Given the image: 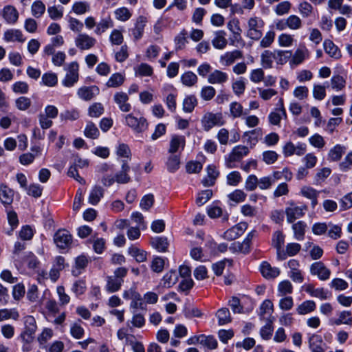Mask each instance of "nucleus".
<instances>
[{
    "label": "nucleus",
    "mask_w": 352,
    "mask_h": 352,
    "mask_svg": "<svg viewBox=\"0 0 352 352\" xmlns=\"http://www.w3.org/2000/svg\"><path fill=\"white\" fill-rule=\"evenodd\" d=\"M310 272L312 275L317 276L322 280L329 279L331 274L330 270L320 261L315 262L311 265Z\"/></svg>",
    "instance_id": "obj_9"
},
{
    "label": "nucleus",
    "mask_w": 352,
    "mask_h": 352,
    "mask_svg": "<svg viewBox=\"0 0 352 352\" xmlns=\"http://www.w3.org/2000/svg\"><path fill=\"white\" fill-rule=\"evenodd\" d=\"M99 91L97 86H84L78 89L77 94L82 100L89 101L98 95Z\"/></svg>",
    "instance_id": "obj_15"
},
{
    "label": "nucleus",
    "mask_w": 352,
    "mask_h": 352,
    "mask_svg": "<svg viewBox=\"0 0 352 352\" xmlns=\"http://www.w3.org/2000/svg\"><path fill=\"white\" fill-rule=\"evenodd\" d=\"M198 80L197 75L192 72H186L181 76V81L183 85L187 87H192Z\"/></svg>",
    "instance_id": "obj_40"
},
{
    "label": "nucleus",
    "mask_w": 352,
    "mask_h": 352,
    "mask_svg": "<svg viewBox=\"0 0 352 352\" xmlns=\"http://www.w3.org/2000/svg\"><path fill=\"white\" fill-rule=\"evenodd\" d=\"M197 104V99L194 95L185 98L183 102V110L187 113H191Z\"/></svg>",
    "instance_id": "obj_44"
},
{
    "label": "nucleus",
    "mask_w": 352,
    "mask_h": 352,
    "mask_svg": "<svg viewBox=\"0 0 352 352\" xmlns=\"http://www.w3.org/2000/svg\"><path fill=\"white\" fill-rule=\"evenodd\" d=\"M228 80V74L219 69L214 70L208 76V82L210 84H223Z\"/></svg>",
    "instance_id": "obj_21"
},
{
    "label": "nucleus",
    "mask_w": 352,
    "mask_h": 352,
    "mask_svg": "<svg viewBox=\"0 0 352 352\" xmlns=\"http://www.w3.org/2000/svg\"><path fill=\"white\" fill-rule=\"evenodd\" d=\"M15 106L17 109L25 111L28 110L31 104V99L25 96H20L15 100Z\"/></svg>",
    "instance_id": "obj_50"
},
{
    "label": "nucleus",
    "mask_w": 352,
    "mask_h": 352,
    "mask_svg": "<svg viewBox=\"0 0 352 352\" xmlns=\"http://www.w3.org/2000/svg\"><path fill=\"white\" fill-rule=\"evenodd\" d=\"M84 134L88 138L96 139L99 137L100 132L94 123L88 122L85 126Z\"/></svg>",
    "instance_id": "obj_42"
},
{
    "label": "nucleus",
    "mask_w": 352,
    "mask_h": 352,
    "mask_svg": "<svg viewBox=\"0 0 352 352\" xmlns=\"http://www.w3.org/2000/svg\"><path fill=\"white\" fill-rule=\"evenodd\" d=\"M2 16L7 23L14 24L18 20L19 12L14 7L6 6L2 10Z\"/></svg>",
    "instance_id": "obj_20"
},
{
    "label": "nucleus",
    "mask_w": 352,
    "mask_h": 352,
    "mask_svg": "<svg viewBox=\"0 0 352 352\" xmlns=\"http://www.w3.org/2000/svg\"><path fill=\"white\" fill-rule=\"evenodd\" d=\"M113 26V23L110 16L102 19L96 25V28L94 32L97 35H101L102 33L106 32L109 28Z\"/></svg>",
    "instance_id": "obj_34"
},
{
    "label": "nucleus",
    "mask_w": 352,
    "mask_h": 352,
    "mask_svg": "<svg viewBox=\"0 0 352 352\" xmlns=\"http://www.w3.org/2000/svg\"><path fill=\"white\" fill-rule=\"evenodd\" d=\"M19 318V314L18 311L13 309H0V322L12 319L17 320Z\"/></svg>",
    "instance_id": "obj_37"
},
{
    "label": "nucleus",
    "mask_w": 352,
    "mask_h": 352,
    "mask_svg": "<svg viewBox=\"0 0 352 352\" xmlns=\"http://www.w3.org/2000/svg\"><path fill=\"white\" fill-rule=\"evenodd\" d=\"M67 74L62 81L63 85L67 87H73L79 78V65L74 61L69 63L66 68Z\"/></svg>",
    "instance_id": "obj_3"
},
{
    "label": "nucleus",
    "mask_w": 352,
    "mask_h": 352,
    "mask_svg": "<svg viewBox=\"0 0 352 352\" xmlns=\"http://www.w3.org/2000/svg\"><path fill=\"white\" fill-rule=\"evenodd\" d=\"M307 210V206L306 205L296 206L292 204L290 206L285 209L287 222L293 223L296 219L304 216Z\"/></svg>",
    "instance_id": "obj_7"
},
{
    "label": "nucleus",
    "mask_w": 352,
    "mask_h": 352,
    "mask_svg": "<svg viewBox=\"0 0 352 352\" xmlns=\"http://www.w3.org/2000/svg\"><path fill=\"white\" fill-rule=\"evenodd\" d=\"M262 276L266 279H274L280 273L278 267H272L268 262L263 261L259 267Z\"/></svg>",
    "instance_id": "obj_13"
},
{
    "label": "nucleus",
    "mask_w": 352,
    "mask_h": 352,
    "mask_svg": "<svg viewBox=\"0 0 352 352\" xmlns=\"http://www.w3.org/2000/svg\"><path fill=\"white\" fill-rule=\"evenodd\" d=\"M104 113V107L101 103L95 102L91 105L88 110V114L92 118H98Z\"/></svg>",
    "instance_id": "obj_58"
},
{
    "label": "nucleus",
    "mask_w": 352,
    "mask_h": 352,
    "mask_svg": "<svg viewBox=\"0 0 352 352\" xmlns=\"http://www.w3.org/2000/svg\"><path fill=\"white\" fill-rule=\"evenodd\" d=\"M345 151V146L340 144H336L330 149L328 153V160L332 162L339 161Z\"/></svg>",
    "instance_id": "obj_31"
},
{
    "label": "nucleus",
    "mask_w": 352,
    "mask_h": 352,
    "mask_svg": "<svg viewBox=\"0 0 352 352\" xmlns=\"http://www.w3.org/2000/svg\"><path fill=\"white\" fill-rule=\"evenodd\" d=\"M25 329L21 333V338H30L34 339L33 335L34 334L36 325L34 318L32 316H27L25 320Z\"/></svg>",
    "instance_id": "obj_27"
},
{
    "label": "nucleus",
    "mask_w": 352,
    "mask_h": 352,
    "mask_svg": "<svg viewBox=\"0 0 352 352\" xmlns=\"http://www.w3.org/2000/svg\"><path fill=\"white\" fill-rule=\"evenodd\" d=\"M23 263H27L28 267L31 269L36 268L39 264L37 258L31 252L25 254L23 261H21V264L18 265V266H22Z\"/></svg>",
    "instance_id": "obj_47"
},
{
    "label": "nucleus",
    "mask_w": 352,
    "mask_h": 352,
    "mask_svg": "<svg viewBox=\"0 0 352 352\" xmlns=\"http://www.w3.org/2000/svg\"><path fill=\"white\" fill-rule=\"evenodd\" d=\"M124 283V280L118 279L113 276H109L107 278L106 290L109 293H113L118 291Z\"/></svg>",
    "instance_id": "obj_30"
},
{
    "label": "nucleus",
    "mask_w": 352,
    "mask_h": 352,
    "mask_svg": "<svg viewBox=\"0 0 352 352\" xmlns=\"http://www.w3.org/2000/svg\"><path fill=\"white\" fill-rule=\"evenodd\" d=\"M3 38L7 42L19 41L20 43H23L25 41L22 32L16 29H11L6 31L3 34Z\"/></svg>",
    "instance_id": "obj_25"
},
{
    "label": "nucleus",
    "mask_w": 352,
    "mask_h": 352,
    "mask_svg": "<svg viewBox=\"0 0 352 352\" xmlns=\"http://www.w3.org/2000/svg\"><path fill=\"white\" fill-rule=\"evenodd\" d=\"M261 135V129H256L252 131H246L243 134V138H246L247 143L254 145L257 142L258 136Z\"/></svg>",
    "instance_id": "obj_49"
},
{
    "label": "nucleus",
    "mask_w": 352,
    "mask_h": 352,
    "mask_svg": "<svg viewBox=\"0 0 352 352\" xmlns=\"http://www.w3.org/2000/svg\"><path fill=\"white\" fill-rule=\"evenodd\" d=\"M219 325H223L231 322L230 311L228 308L219 309L216 314Z\"/></svg>",
    "instance_id": "obj_41"
},
{
    "label": "nucleus",
    "mask_w": 352,
    "mask_h": 352,
    "mask_svg": "<svg viewBox=\"0 0 352 352\" xmlns=\"http://www.w3.org/2000/svg\"><path fill=\"white\" fill-rule=\"evenodd\" d=\"M31 151L34 152V154L27 153L20 155L19 162L21 164L23 165H28L32 163L34 158L41 154V148L38 146H34L31 148Z\"/></svg>",
    "instance_id": "obj_28"
},
{
    "label": "nucleus",
    "mask_w": 352,
    "mask_h": 352,
    "mask_svg": "<svg viewBox=\"0 0 352 352\" xmlns=\"http://www.w3.org/2000/svg\"><path fill=\"white\" fill-rule=\"evenodd\" d=\"M127 252L138 263L144 262L147 259V252L135 245L130 246Z\"/></svg>",
    "instance_id": "obj_23"
},
{
    "label": "nucleus",
    "mask_w": 352,
    "mask_h": 352,
    "mask_svg": "<svg viewBox=\"0 0 352 352\" xmlns=\"http://www.w3.org/2000/svg\"><path fill=\"white\" fill-rule=\"evenodd\" d=\"M103 188L101 186H95L90 192L89 202L92 205H96L103 197Z\"/></svg>",
    "instance_id": "obj_36"
},
{
    "label": "nucleus",
    "mask_w": 352,
    "mask_h": 352,
    "mask_svg": "<svg viewBox=\"0 0 352 352\" xmlns=\"http://www.w3.org/2000/svg\"><path fill=\"white\" fill-rule=\"evenodd\" d=\"M42 82L47 87H54L58 82L57 75L52 72H47L43 75Z\"/></svg>",
    "instance_id": "obj_55"
},
{
    "label": "nucleus",
    "mask_w": 352,
    "mask_h": 352,
    "mask_svg": "<svg viewBox=\"0 0 352 352\" xmlns=\"http://www.w3.org/2000/svg\"><path fill=\"white\" fill-rule=\"evenodd\" d=\"M226 35V33L223 30H219L214 33V37L212 40V44L214 48L223 50L226 47L228 41Z\"/></svg>",
    "instance_id": "obj_26"
},
{
    "label": "nucleus",
    "mask_w": 352,
    "mask_h": 352,
    "mask_svg": "<svg viewBox=\"0 0 352 352\" xmlns=\"http://www.w3.org/2000/svg\"><path fill=\"white\" fill-rule=\"evenodd\" d=\"M129 170L130 166L127 161L122 160L121 170L115 175L116 182L121 184L130 182L131 181V178L129 175Z\"/></svg>",
    "instance_id": "obj_14"
},
{
    "label": "nucleus",
    "mask_w": 352,
    "mask_h": 352,
    "mask_svg": "<svg viewBox=\"0 0 352 352\" xmlns=\"http://www.w3.org/2000/svg\"><path fill=\"white\" fill-rule=\"evenodd\" d=\"M14 192L6 184H0V201L5 206L12 204L14 200Z\"/></svg>",
    "instance_id": "obj_17"
},
{
    "label": "nucleus",
    "mask_w": 352,
    "mask_h": 352,
    "mask_svg": "<svg viewBox=\"0 0 352 352\" xmlns=\"http://www.w3.org/2000/svg\"><path fill=\"white\" fill-rule=\"evenodd\" d=\"M146 19L140 16L135 24V27L131 30L132 35L135 40H139L142 38L144 30Z\"/></svg>",
    "instance_id": "obj_33"
},
{
    "label": "nucleus",
    "mask_w": 352,
    "mask_h": 352,
    "mask_svg": "<svg viewBox=\"0 0 352 352\" xmlns=\"http://www.w3.org/2000/svg\"><path fill=\"white\" fill-rule=\"evenodd\" d=\"M285 243V235L281 231H276L272 236V245L276 249H282Z\"/></svg>",
    "instance_id": "obj_62"
},
{
    "label": "nucleus",
    "mask_w": 352,
    "mask_h": 352,
    "mask_svg": "<svg viewBox=\"0 0 352 352\" xmlns=\"http://www.w3.org/2000/svg\"><path fill=\"white\" fill-rule=\"evenodd\" d=\"M201 122L203 129L206 131H210L215 126H221L223 124L221 113H213L211 112L205 113Z\"/></svg>",
    "instance_id": "obj_4"
},
{
    "label": "nucleus",
    "mask_w": 352,
    "mask_h": 352,
    "mask_svg": "<svg viewBox=\"0 0 352 352\" xmlns=\"http://www.w3.org/2000/svg\"><path fill=\"white\" fill-rule=\"evenodd\" d=\"M323 47L325 52L333 58L339 59L342 55L339 48L329 39L324 41Z\"/></svg>",
    "instance_id": "obj_24"
},
{
    "label": "nucleus",
    "mask_w": 352,
    "mask_h": 352,
    "mask_svg": "<svg viewBox=\"0 0 352 352\" xmlns=\"http://www.w3.org/2000/svg\"><path fill=\"white\" fill-rule=\"evenodd\" d=\"M275 35V32L272 30L267 32L264 37H263L260 41V47L262 48L270 47L274 41Z\"/></svg>",
    "instance_id": "obj_56"
},
{
    "label": "nucleus",
    "mask_w": 352,
    "mask_h": 352,
    "mask_svg": "<svg viewBox=\"0 0 352 352\" xmlns=\"http://www.w3.org/2000/svg\"><path fill=\"white\" fill-rule=\"evenodd\" d=\"M292 56V51L276 50V63L277 65H283Z\"/></svg>",
    "instance_id": "obj_45"
},
{
    "label": "nucleus",
    "mask_w": 352,
    "mask_h": 352,
    "mask_svg": "<svg viewBox=\"0 0 352 352\" xmlns=\"http://www.w3.org/2000/svg\"><path fill=\"white\" fill-rule=\"evenodd\" d=\"M243 57L241 51L235 50L231 52H227L220 56V63L222 65L228 67L232 65L236 60Z\"/></svg>",
    "instance_id": "obj_16"
},
{
    "label": "nucleus",
    "mask_w": 352,
    "mask_h": 352,
    "mask_svg": "<svg viewBox=\"0 0 352 352\" xmlns=\"http://www.w3.org/2000/svg\"><path fill=\"white\" fill-rule=\"evenodd\" d=\"M125 122L127 126L137 133H142L148 127V123L144 118H136L133 114L126 115L125 116Z\"/></svg>",
    "instance_id": "obj_6"
},
{
    "label": "nucleus",
    "mask_w": 352,
    "mask_h": 352,
    "mask_svg": "<svg viewBox=\"0 0 352 352\" xmlns=\"http://www.w3.org/2000/svg\"><path fill=\"white\" fill-rule=\"evenodd\" d=\"M274 60L276 61V50H266L261 55V63L265 69L272 68Z\"/></svg>",
    "instance_id": "obj_22"
},
{
    "label": "nucleus",
    "mask_w": 352,
    "mask_h": 352,
    "mask_svg": "<svg viewBox=\"0 0 352 352\" xmlns=\"http://www.w3.org/2000/svg\"><path fill=\"white\" fill-rule=\"evenodd\" d=\"M265 23L263 20L258 16H253L248 19V30L246 35L252 40L258 41L263 36L262 29Z\"/></svg>",
    "instance_id": "obj_1"
},
{
    "label": "nucleus",
    "mask_w": 352,
    "mask_h": 352,
    "mask_svg": "<svg viewBox=\"0 0 352 352\" xmlns=\"http://www.w3.org/2000/svg\"><path fill=\"white\" fill-rule=\"evenodd\" d=\"M96 40L87 34H79L75 39L76 46L80 50H88L93 47Z\"/></svg>",
    "instance_id": "obj_10"
},
{
    "label": "nucleus",
    "mask_w": 352,
    "mask_h": 352,
    "mask_svg": "<svg viewBox=\"0 0 352 352\" xmlns=\"http://www.w3.org/2000/svg\"><path fill=\"white\" fill-rule=\"evenodd\" d=\"M249 153L248 147L243 145H238L234 147L226 159V166L229 168L234 167L232 163L240 161Z\"/></svg>",
    "instance_id": "obj_5"
},
{
    "label": "nucleus",
    "mask_w": 352,
    "mask_h": 352,
    "mask_svg": "<svg viewBox=\"0 0 352 352\" xmlns=\"http://www.w3.org/2000/svg\"><path fill=\"white\" fill-rule=\"evenodd\" d=\"M306 225L303 221H298L292 226L294 237L297 240H302L305 235Z\"/></svg>",
    "instance_id": "obj_51"
},
{
    "label": "nucleus",
    "mask_w": 352,
    "mask_h": 352,
    "mask_svg": "<svg viewBox=\"0 0 352 352\" xmlns=\"http://www.w3.org/2000/svg\"><path fill=\"white\" fill-rule=\"evenodd\" d=\"M31 11L34 17L40 18L45 12V6L41 1H36L31 6Z\"/></svg>",
    "instance_id": "obj_48"
},
{
    "label": "nucleus",
    "mask_w": 352,
    "mask_h": 352,
    "mask_svg": "<svg viewBox=\"0 0 352 352\" xmlns=\"http://www.w3.org/2000/svg\"><path fill=\"white\" fill-rule=\"evenodd\" d=\"M89 4L85 1H77L72 6V10L77 14H83L89 12Z\"/></svg>",
    "instance_id": "obj_60"
},
{
    "label": "nucleus",
    "mask_w": 352,
    "mask_h": 352,
    "mask_svg": "<svg viewBox=\"0 0 352 352\" xmlns=\"http://www.w3.org/2000/svg\"><path fill=\"white\" fill-rule=\"evenodd\" d=\"M227 184L232 186H236L242 180V177L239 171H232L227 177Z\"/></svg>",
    "instance_id": "obj_59"
},
{
    "label": "nucleus",
    "mask_w": 352,
    "mask_h": 352,
    "mask_svg": "<svg viewBox=\"0 0 352 352\" xmlns=\"http://www.w3.org/2000/svg\"><path fill=\"white\" fill-rule=\"evenodd\" d=\"M124 76L120 73H115L111 76L106 83L108 87H118L123 84Z\"/></svg>",
    "instance_id": "obj_43"
},
{
    "label": "nucleus",
    "mask_w": 352,
    "mask_h": 352,
    "mask_svg": "<svg viewBox=\"0 0 352 352\" xmlns=\"http://www.w3.org/2000/svg\"><path fill=\"white\" fill-rule=\"evenodd\" d=\"M310 52L304 43L299 45L292 56L291 64L298 65L309 58Z\"/></svg>",
    "instance_id": "obj_11"
},
{
    "label": "nucleus",
    "mask_w": 352,
    "mask_h": 352,
    "mask_svg": "<svg viewBox=\"0 0 352 352\" xmlns=\"http://www.w3.org/2000/svg\"><path fill=\"white\" fill-rule=\"evenodd\" d=\"M316 305L313 300H306L302 302L296 308V312L299 315H305L314 311L316 309Z\"/></svg>",
    "instance_id": "obj_35"
},
{
    "label": "nucleus",
    "mask_w": 352,
    "mask_h": 352,
    "mask_svg": "<svg viewBox=\"0 0 352 352\" xmlns=\"http://www.w3.org/2000/svg\"><path fill=\"white\" fill-rule=\"evenodd\" d=\"M144 324L145 318L142 314L139 313L134 314L131 320L127 322V326L131 330L133 327L142 328Z\"/></svg>",
    "instance_id": "obj_38"
},
{
    "label": "nucleus",
    "mask_w": 352,
    "mask_h": 352,
    "mask_svg": "<svg viewBox=\"0 0 352 352\" xmlns=\"http://www.w3.org/2000/svg\"><path fill=\"white\" fill-rule=\"evenodd\" d=\"M215 94L216 90L212 86L203 87L200 92L201 98L206 101L212 100Z\"/></svg>",
    "instance_id": "obj_63"
},
{
    "label": "nucleus",
    "mask_w": 352,
    "mask_h": 352,
    "mask_svg": "<svg viewBox=\"0 0 352 352\" xmlns=\"http://www.w3.org/2000/svg\"><path fill=\"white\" fill-rule=\"evenodd\" d=\"M129 95L123 91L116 92L113 96V100L122 112H129L131 105L129 103Z\"/></svg>",
    "instance_id": "obj_12"
},
{
    "label": "nucleus",
    "mask_w": 352,
    "mask_h": 352,
    "mask_svg": "<svg viewBox=\"0 0 352 352\" xmlns=\"http://www.w3.org/2000/svg\"><path fill=\"white\" fill-rule=\"evenodd\" d=\"M151 243L159 252H166L168 246L167 239L165 237H155L151 239Z\"/></svg>",
    "instance_id": "obj_39"
},
{
    "label": "nucleus",
    "mask_w": 352,
    "mask_h": 352,
    "mask_svg": "<svg viewBox=\"0 0 352 352\" xmlns=\"http://www.w3.org/2000/svg\"><path fill=\"white\" fill-rule=\"evenodd\" d=\"M293 287L289 280L281 281L278 286V295L283 296L289 294H292Z\"/></svg>",
    "instance_id": "obj_61"
},
{
    "label": "nucleus",
    "mask_w": 352,
    "mask_h": 352,
    "mask_svg": "<svg viewBox=\"0 0 352 352\" xmlns=\"http://www.w3.org/2000/svg\"><path fill=\"white\" fill-rule=\"evenodd\" d=\"M248 224L245 221H241L236 225L227 230L223 235V237L228 241L234 240L241 236L248 229Z\"/></svg>",
    "instance_id": "obj_8"
},
{
    "label": "nucleus",
    "mask_w": 352,
    "mask_h": 352,
    "mask_svg": "<svg viewBox=\"0 0 352 352\" xmlns=\"http://www.w3.org/2000/svg\"><path fill=\"white\" fill-rule=\"evenodd\" d=\"M117 155L128 162L131 160V150L127 144H120L116 150Z\"/></svg>",
    "instance_id": "obj_57"
},
{
    "label": "nucleus",
    "mask_w": 352,
    "mask_h": 352,
    "mask_svg": "<svg viewBox=\"0 0 352 352\" xmlns=\"http://www.w3.org/2000/svg\"><path fill=\"white\" fill-rule=\"evenodd\" d=\"M54 242L56 247L61 250L69 249L73 241L70 232L65 229H59L54 234Z\"/></svg>",
    "instance_id": "obj_2"
},
{
    "label": "nucleus",
    "mask_w": 352,
    "mask_h": 352,
    "mask_svg": "<svg viewBox=\"0 0 352 352\" xmlns=\"http://www.w3.org/2000/svg\"><path fill=\"white\" fill-rule=\"evenodd\" d=\"M286 23L287 28L293 30H298L302 27V21L296 15H290L287 17L286 19Z\"/></svg>",
    "instance_id": "obj_54"
},
{
    "label": "nucleus",
    "mask_w": 352,
    "mask_h": 352,
    "mask_svg": "<svg viewBox=\"0 0 352 352\" xmlns=\"http://www.w3.org/2000/svg\"><path fill=\"white\" fill-rule=\"evenodd\" d=\"M301 195L311 200L312 206L314 207L317 204V198L318 197L319 192L314 188L309 186H303L300 189Z\"/></svg>",
    "instance_id": "obj_32"
},
{
    "label": "nucleus",
    "mask_w": 352,
    "mask_h": 352,
    "mask_svg": "<svg viewBox=\"0 0 352 352\" xmlns=\"http://www.w3.org/2000/svg\"><path fill=\"white\" fill-rule=\"evenodd\" d=\"M209 349H214L217 347V341L212 336L201 335V344Z\"/></svg>",
    "instance_id": "obj_52"
},
{
    "label": "nucleus",
    "mask_w": 352,
    "mask_h": 352,
    "mask_svg": "<svg viewBox=\"0 0 352 352\" xmlns=\"http://www.w3.org/2000/svg\"><path fill=\"white\" fill-rule=\"evenodd\" d=\"M352 166V151H350L345 156L344 160L339 164V168L342 172H347Z\"/></svg>",
    "instance_id": "obj_64"
},
{
    "label": "nucleus",
    "mask_w": 352,
    "mask_h": 352,
    "mask_svg": "<svg viewBox=\"0 0 352 352\" xmlns=\"http://www.w3.org/2000/svg\"><path fill=\"white\" fill-rule=\"evenodd\" d=\"M186 145V139L183 135H173L170 141V147L168 152L170 153H175L179 149L183 150Z\"/></svg>",
    "instance_id": "obj_19"
},
{
    "label": "nucleus",
    "mask_w": 352,
    "mask_h": 352,
    "mask_svg": "<svg viewBox=\"0 0 352 352\" xmlns=\"http://www.w3.org/2000/svg\"><path fill=\"white\" fill-rule=\"evenodd\" d=\"M178 280V276L175 271H169L164 274L161 280L160 284L163 287L170 288Z\"/></svg>",
    "instance_id": "obj_29"
},
{
    "label": "nucleus",
    "mask_w": 352,
    "mask_h": 352,
    "mask_svg": "<svg viewBox=\"0 0 352 352\" xmlns=\"http://www.w3.org/2000/svg\"><path fill=\"white\" fill-rule=\"evenodd\" d=\"M294 42V36L291 34L283 33L278 37V43L280 47H288L293 45Z\"/></svg>",
    "instance_id": "obj_53"
},
{
    "label": "nucleus",
    "mask_w": 352,
    "mask_h": 352,
    "mask_svg": "<svg viewBox=\"0 0 352 352\" xmlns=\"http://www.w3.org/2000/svg\"><path fill=\"white\" fill-rule=\"evenodd\" d=\"M309 347L311 352H324V346L325 343L321 336L318 334H312L309 337L308 339Z\"/></svg>",
    "instance_id": "obj_18"
},
{
    "label": "nucleus",
    "mask_w": 352,
    "mask_h": 352,
    "mask_svg": "<svg viewBox=\"0 0 352 352\" xmlns=\"http://www.w3.org/2000/svg\"><path fill=\"white\" fill-rule=\"evenodd\" d=\"M333 324L340 325L342 324H351L352 316L351 313L349 311H343L339 314V317L333 320Z\"/></svg>",
    "instance_id": "obj_46"
}]
</instances>
